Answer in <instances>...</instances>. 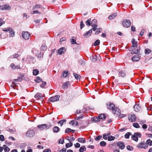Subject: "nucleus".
Instances as JSON below:
<instances>
[{"instance_id":"obj_1","label":"nucleus","mask_w":152,"mask_h":152,"mask_svg":"<svg viewBox=\"0 0 152 152\" xmlns=\"http://www.w3.org/2000/svg\"><path fill=\"white\" fill-rule=\"evenodd\" d=\"M52 126L51 124L49 123L47 124H43L42 125H39L37 126V127L40 130L43 129H48Z\"/></svg>"},{"instance_id":"obj_2","label":"nucleus","mask_w":152,"mask_h":152,"mask_svg":"<svg viewBox=\"0 0 152 152\" xmlns=\"http://www.w3.org/2000/svg\"><path fill=\"white\" fill-rule=\"evenodd\" d=\"M137 147L139 148H144L145 149L148 148V145L145 142H141L138 144Z\"/></svg>"},{"instance_id":"obj_3","label":"nucleus","mask_w":152,"mask_h":152,"mask_svg":"<svg viewBox=\"0 0 152 152\" xmlns=\"http://www.w3.org/2000/svg\"><path fill=\"white\" fill-rule=\"evenodd\" d=\"M123 24L124 27L128 28L130 26L131 24V22L129 20L126 19L123 21Z\"/></svg>"},{"instance_id":"obj_4","label":"nucleus","mask_w":152,"mask_h":152,"mask_svg":"<svg viewBox=\"0 0 152 152\" xmlns=\"http://www.w3.org/2000/svg\"><path fill=\"white\" fill-rule=\"evenodd\" d=\"M2 30L6 32H7L8 31H10V36L12 37H14L15 32L13 31L12 28H7L6 29H2Z\"/></svg>"},{"instance_id":"obj_5","label":"nucleus","mask_w":152,"mask_h":152,"mask_svg":"<svg viewBox=\"0 0 152 152\" xmlns=\"http://www.w3.org/2000/svg\"><path fill=\"white\" fill-rule=\"evenodd\" d=\"M35 132L33 130H30L28 131L26 134V135L28 137H32L34 136Z\"/></svg>"},{"instance_id":"obj_6","label":"nucleus","mask_w":152,"mask_h":152,"mask_svg":"<svg viewBox=\"0 0 152 152\" xmlns=\"http://www.w3.org/2000/svg\"><path fill=\"white\" fill-rule=\"evenodd\" d=\"M60 97V96L58 95H56L54 96L50 97L49 99V100L52 102L57 101L59 100Z\"/></svg>"},{"instance_id":"obj_7","label":"nucleus","mask_w":152,"mask_h":152,"mask_svg":"<svg viewBox=\"0 0 152 152\" xmlns=\"http://www.w3.org/2000/svg\"><path fill=\"white\" fill-rule=\"evenodd\" d=\"M107 106V108L108 109L110 110H112L113 111L115 108V106L114 104L112 103H111L110 102H108L106 103Z\"/></svg>"},{"instance_id":"obj_8","label":"nucleus","mask_w":152,"mask_h":152,"mask_svg":"<svg viewBox=\"0 0 152 152\" xmlns=\"http://www.w3.org/2000/svg\"><path fill=\"white\" fill-rule=\"evenodd\" d=\"M30 34L28 32H23L22 36L23 39H29Z\"/></svg>"},{"instance_id":"obj_9","label":"nucleus","mask_w":152,"mask_h":152,"mask_svg":"<svg viewBox=\"0 0 152 152\" xmlns=\"http://www.w3.org/2000/svg\"><path fill=\"white\" fill-rule=\"evenodd\" d=\"M66 51V49L64 47L61 48L57 50L58 54L60 55H61L64 54Z\"/></svg>"},{"instance_id":"obj_10","label":"nucleus","mask_w":152,"mask_h":152,"mask_svg":"<svg viewBox=\"0 0 152 152\" xmlns=\"http://www.w3.org/2000/svg\"><path fill=\"white\" fill-rule=\"evenodd\" d=\"M136 118V117L135 115L134 114H132L129 116V119L130 121L133 122L135 121Z\"/></svg>"},{"instance_id":"obj_11","label":"nucleus","mask_w":152,"mask_h":152,"mask_svg":"<svg viewBox=\"0 0 152 152\" xmlns=\"http://www.w3.org/2000/svg\"><path fill=\"white\" fill-rule=\"evenodd\" d=\"M132 59L133 61H138L140 59V56L138 55H134L132 57Z\"/></svg>"},{"instance_id":"obj_12","label":"nucleus","mask_w":152,"mask_h":152,"mask_svg":"<svg viewBox=\"0 0 152 152\" xmlns=\"http://www.w3.org/2000/svg\"><path fill=\"white\" fill-rule=\"evenodd\" d=\"M140 47H139L138 48L137 50H134V49L133 50H132V52L131 54H137L138 55H140Z\"/></svg>"},{"instance_id":"obj_13","label":"nucleus","mask_w":152,"mask_h":152,"mask_svg":"<svg viewBox=\"0 0 152 152\" xmlns=\"http://www.w3.org/2000/svg\"><path fill=\"white\" fill-rule=\"evenodd\" d=\"M42 96V94L37 93L35 95L34 97L37 99H40L41 98H42V99H43V96Z\"/></svg>"},{"instance_id":"obj_14","label":"nucleus","mask_w":152,"mask_h":152,"mask_svg":"<svg viewBox=\"0 0 152 152\" xmlns=\"http://www.w3.org/2000/svg\"><path fill=\"white\" fill-rule=\"evenodd\" d=\"M117 145L121 149H123L125 148V145L123 142H119L117 144Z\"/></svg>"},{"instance_id":"obj_15","label":"nucleus","mask_w":152,"mask_h":152,"mask_svg":"<svg viewBox=\"0 0 152 152\" xmlns=\"http://www.w3.org/2000/svg\"><path fill=\"white\" fill-rule=\"evenodd\" d=\"M134 110L135 111L137 112L141 110V107L139 105V104H137L135 105L134 106Z\"/></svg>"},{"instance_id":"obj_16","label":"nucleus","mask_w":152,"mask_h":152,"mask_svg":"<svg viewBox=\"0 0 152 152\" xmlns=\"http://www.w3.org/2000/svg\"><path fill=\"white\" fill-rule=\"evenodd\" d=\"M113 113L117 115H118L121 113V111L118 108H115L113 111Z\"/></svg>"},{"instance_id":"obj_17","label":"nucleus","mask_w":152,"mask_h":152,"mask_svg":"<svg viewBox=\"0 0 152 152\" xmlns=\"http://www.w3.org/2000/svg\"><path fill=\"white\" fill-rule=\"evenodd\" d=\"M10 66L12 69H13L20 68V67L19 65H15L13 63L11 64Z\"/></svg>"},{"instance_id":"obj_18","label":"nucleus","mask_w":152,"mask_h":152,"mask_svg":"<svg viewBox=\"0 0 152 152\" xmlns=\"http://www.w3.org/2000/svg\"><path fill=\"white\" fill-rule=\"evenodd\" d=\"M0 8L3 10H9L11 8L10 7L7 5H4V6H1Z\"/></svg>"},{"instance_id":"obj_19","label":"nucleus","mask_w":152,"mask_h":152,"mask_svg":"<svg viewBox=\"0 0 152 152\" xmlns=\"http://www.w3.org/2000/svg\"><path fill=\"white\" fill-rule=\"evenodd\" d=\"M69 85V82H66L64 83L62 86V88L63 89H65L68 88V86Z\"/></svg>"},{"instance_id":"obj_20","label":"nucleus","mask_w":152,"mask_h":152,"mask_svg":"<svg viewBox=\"0 0 152 152\" xmlns=\"http://www.w3.org/2000/svg\"><path fill=\"white\" fill-rule=\"evenodd\" d=\"M118 75L119 77H123L125 76L126 73L123 71H121L119 72Z\"/></svg>"},{"instance_id":"obj_21","label":"nucleus","mask_w":152,"mask_h":152,"mask_svg":"<svg viewBox=\"0 0 152 152\" xmlns=\"http://www.w3.org/2000/svg\"><path fill=\"white\" fill-rule=\"evenodd\" d=\"M92 28L90 29L86 33L84 34V36L85 37H88L91 35V34L92 31Z\"/></svg>"},{"instance_id":"obj_22","label":"nucleus","mask_w":152,"mask_h":152,"mask_svg":"<svg viewBox=\"0 0 152 152\" xmlns=\"http://www.w3.org/2000/svg\"><path fill=\"white\" fill-rule=\"evenodd\" d=\"M117 14L116 13H113L110 15L108 17V19L109 20H112L117 15Z\"/></svg>"},{"instance_id":"obj_23","label":"nucleus","mask_w":152,"mask_h":152,"mask_svg":"<svg viewBox=\"0 0 152 152\" xmlns=\"http://www.w3.org/2000/svg\"><path fill=\"white\" fill-rule=\"evenodd\" d=\"M92 121H94L95 122H99L100 121V120L99 117H94L92 118L91 119Z\"/></svg>"},{"instance_id":"obj_24","label":"nucleus","mask_w":152,"mask_h":152,"mask_svg":"<svg viewBox=\"0 0 152 152\" xmlns=\"http://www.w3.org/2000/svg\"><path fill=\"white\" fill-rule=\"evenodd\" d=\"M53 131L54 133H58L59 131V128L58 126H55L53 128Z\"/></svg>"},{"instance_id":"obj_25","label":"nucleus","mask_w":152,"mask_h":152,"mask_svg":"<svg viewBox=\"0 0 152 152\" xmlns=\"http://www.w3.org/2000/svg\"><path fill=\"white\" fill-rule=\"evenodd\" d=\"M3 148L5 152H8L10 150V148L5 145H3Z\"/></svg>"},{"instance_id":"obj_26","label":"nucleus","mask_w":152,"mask_h":152,"mask_svg":"<svg viewBox=\"0 0 152 152\" xmlns=\"http://www.w3.org/2000/svg\"><path fill=\"white\" fill-rule=\"evenodd\" d=\"M91 19L89 18L86 20L85 23L87 26H90L91 25Z\"/></svg>"},{"instance_id":"obj_27","label":"nucleus","mask_w":152,"mask_h":152,"mask_svg":"<svg viewBox=\"0 0 152 152\" xmlns=\"http://www.w3.org/2000/svg\"><path fill=\"white\" fill-rule=\"evenodd\" d=\"M132 43L133 44V45H134V47H137V42L135 41V40L134 38H132Z\"/></svg>"},{"instance_id":"obj_28","label":"nucleus","mask_w":152,"mask_h":152,"mask_svg":"<svg viewBox=\"0 0 152 152\" xmlns=\"http://www.w3.org/2000/svg\"><path fill=\"white\" fill-rule=\"evenodd\" d=\"M39 71L37 69H34L33 70V74L34 75H37L39 73Z\"/></svg>"},{"instance_id":"obj_29","label":"nucleus","mask_w":152,"mask_h":152,"mask_svg":"<svg viewBox=\"0 0 152 152\" xmlns=\"http://www.w3.org/2000/svg\"><path fill=\"white\" fill-rule=\"evenodd\" d=\"M100 120V119H104L106 118V116L104 114H101L99 116Z\"/></svg>"},{"instance_id":"obj_30","label":"nucleus","mask_w":152,"mask_h":152,"mask_svg":"<svg viewBox=\"0 0 152 152\" xmlns=\"http://www.w3.org/2000/svg\"><path fill=\"white\" fill-rule=\"evenodd\" d=\"M86 149V148L85 146H83L80 148L79 149V151L80 152H83L84 151H85Z\"/></svg>"},{"instance_id":"obj_31","label":"nucleus","mask_w":152,"mask_h":152,"mask_svg":"<svg viewBox=\"0 0 152 152\" xmlns=\"http://www.w3.org/2000/svg\"><path fill=\"white\" fill-rule=\"evenodd\" d=\"M78 141L80 142L85 143L86 142L84 138H79L78 139Z\"/></svg>"},{"instance_id":"obj_32","label":"nucleus","mask_w":152,"mask_h":152,"mask_svg":"<svg viewBox=\"0 0 152 152\" xmlns=\"http://www.w3.org/2000/svg\"><path fill=\"white\" fill-rule=\"evenodd\" d=\"M96 23L97 20L96 19H94L91 22V26H93L94 25H96Z\"/></svg>"},{"instance_id":"obj_33","label":"nucleus","mask_w":152,"mask_h":152,"mask_svg":"<svg viewBox=\"0 0 152 152\" xmlns=\"http://www.w3.org/2000/svg\"><path fill=\"white\" fill-rule=\"evenodd\" d=\"M75 130L71 129L69 128H67L65 130V133H67L70 132H72L73 133L75 132Z\"/></svg>"},{"instance_id":"obj_34","label":"nucleus","mask_w":152,"mask_h":152,"mask_svg":"<svg viewBox=\"0 0 152 152\" xmlns=\"http://www.w3.org/2000/svg\"><path fill=\"white\" fill-rule=\"evenodd\" d=\"M66 120L65 119H63L61 121H60L58 122V124H60L61 126L64 123H66Z\"/></svg>"},{"instance_id":"obj_35","label":"nucleus","mask_w":152,"mask_h":152,"mask_svg":"<svg viewBox=\"0 0 152 152\" xmlns=\"http://www.w3.org/2000/svg\"><path fill=\"white\" fill-rule=\"evenodd\" d=\"M132 138L134 140L136 141H137L138 140V138L135 135H134V134L132 135Z\"/></svg>"},{"instance_id":"obj_36","label":"nucleus","mask_w":152,"mask_h":152,"mask_svg":"<svg viewBox=\"0 0 152 152\" xmlns=\"http://www.w3.org/2000/svg\"><path fill=\"white\" fill-rule=\"evenodd\" d=\"M115 137L112 136H109L108 137V141H112L114 140Z\"/></svg>"},{"instance_id":"obj_37","label":"nucleus","mask_w":152,"mask_h":152,"mask_svg":"<svg viewBox=\"0 0 152 152\" xmlns=\"http://www.w3.org/2000/svg\"><path fill=\"white\" fill-rule=\"evenodd\" d=\"M146 143L147 145H149L150 146L152 145V141L149 139L147 140Z\"/></svg>"},{"instance_id":"obj_38","label":"nucleus","mask_w":152,"mask_h":152,"mask_svg":"<svg viewBox=\"0 0 152 152\" xmlns=\"http://www.w3.org/2000/svg\"><path fill=\"white\" fill-rule=\"evenodd\" d=\"M151 52V50L148 48H146L145 50V53L146 54H149Z\"/></svg>"},{"instance_id":"obj_39","label":"nucleus","mask_w":152,"mask_h":152,"mask_svg":"<svg viewBox=\"0 0 152 152\" xmlns=\"http://www.w3.org/2000/svg\"><path fill=\"white\" fill-rule=\"evenodd\" d=\"M132 134L130 132H127L124 136L125 138L126 139H128L129 138V136L131 135Z\"/></svg>"},{"instance_id":"obj_40","label":"nucleus","mask_w":152,"mask_h":152,"mask_svg":"<svg viewBox=\"0 0 152 152\" xmlns=\"http://www.w3.org/2000/svg\"><path fill=\"white\" fill-rule=\"evenodd\" d=\"M87 110L86 108H85L84 110H78L76 111V113L77 114H79L80 113H83L86 110Z\"/></svg>"},{"instance_id":"obj_41","label":"nucleus","mask_w":152,"mask_h":152,"mask_svg":"<svg viewBox=\"0 0 152 152\" xmlns=\"http://www.w3.org/2000/svg\"><path fill=\"white\" fill-rule=\"evenodd\" d=\"M73 75L76 80H78L81 77L80 75L75 73H73Z\"/></svg>"},{"instance_id":"obj_42","label":"nucleus","mask_w":152,"mask_h":152,"mask_svg":"<svg viewBox=\"0 0 152 152\" xmlns=\"http://www.w3.org/2000/svg\"><path fill=\"white\" fill-rule=\"evenodd\" d=\"M47 49V46H46L45 45H42L40 48V49L42 51L46 50Z\"/></svg>"},{"instance_id":"obj_43","label":"nucleus","mask_w":152,"mask_h":152,"mask_svg":"<svg viewBox=\"0 0 152 152\" xmlns=\"http://www.w3.org/2000/svg\"><path fill=\"white\" fill-rule=\"evenodd\" d=\"M35 82L39 83L40 81H42V80L41 79V78L39 77H36V79L35 80Z\"/></svg>"},{"instance_id":"obj_44","label":"nucleus","mask_w":152,"mask_h":152,"mask_svg":"<svg viewBox=\"0 0 152 152\" xmlns=\"http://www.w3.org/2000/svg\"><path fill=\"white\" fill-rule=\"evenodd\" d=\"M41 8V6L39 4H36V5L34 6L33 7V9H38Z\"/></svg>"},{"instance_id":"obj_45","label":"nucleus","mask_w":152,"mask_h":152,"mask_svg":"<svg viewBox=\"0 0 152 152\" xmlns=\"http://www.w3.org/2000/svg\"><path fill=\"white\" fill-rule=\"evenodd\" d=\"M70 42L72 44H78L76 42V40L74 39H70Z\"/></svg>"},{"instance_id":"obj_46","label":"nucleus","mask_w":152,"mask_h":152,"mask_svg":"<svg viewBox=\"0 0 152 152\" xmlns=\"http://www.w3.org/2000/svg\"><path fill=\"white\" fill-rule=\"evenodd\" d=\"M100 145L102 147L106 145V143L104 141H102L100 142Z\"/></svg>"},{"instance_id":"obj_47","label":"nucleus","mask_w":152,"mask_h":152,"mask_svg":"<svg viewBox=\"0 0 152 152\" xmlns=\"http://www.w3.org/2000/svg\"><path fill=\"white\" fill-rule=\"evenodd\" d=\"M70 143H67L66 144V148H68L72 146L73 145V143L71 142H69Z\"/></svg>"},{"instance_id":"obj_48","label":"nucleus","mask_w":152,"mask_h":152,"mask_svg":"<svg viewBox=\"0 0 152 152\" xmlns=\"http://www.w3.org/2000/svg\"><path fill=\"white\" fill-rule=\"evenodd\" d=\"M83 116V114H82L80 115V116H78L77 117H76L75 118V119H77V120H80V119H82Z\"/></svg>"},{"instance_id":"obj_49","label":"nucleus","mask_w":152,"mask_h":152,"mask_svg":"<svg viewBox=\"0 0 152 152\" xmlns=\"http://www.w3.org/2000/svg\"><path fill=\"white\" fill-rule=\"evenodd\" d=\"M126 148L129 151H132L133 150V147L132 146H131L129 145H127Z\"/></svg>"},{"instance_id":"obj_50","label":"nucleus","mask_w":152,"mask_h":152,"mask_svg":"<svg viewBox=\"0 0 152 152\" xmlns=\"http://www.w3.org/2000/svg\"><path fill=\"white\" fill-rule=\"evenodd\" d=\"M68 71H65L63 72V76L64 77H66L68 75Z\"/></svg>"},{"instance_id":"obj_51","label":"nucleus","mask_w":152,"mask_h":152,"mask_svg":"<svg viewBox=\"0 0 152 152\" xmlns=\"http://www.w3.org/2000/svg\"><path fill=\"white\" fill-rule=\"evenodd\" d=\"M100 40L99 39L96 40L94 43V45L95 46H96L99 45L100 43Z\"/></svg>"},{"instance_id":"obj_52","label":"nucleus","mask_w":152,"mask_h":152,"mask_svg":"<svg viewBox=\"0 0 152 152\" xmlns=\"http://www.w3.org/2000/svg\"><path fill=\"white\" fill-rule=\"evenodd\" d=\"M133 126L136 128H138L140 127V126L137 123H134L133 124Z\"/></svg>"},{"instance_id":"obj_53","label":"nucleus","mask_w":152,"mask_h":152,"mask_svg":"<svg viewBox=\"0 0 152 152\" xmlns=\"http://www.w3.org/2000/svg\"><path fill=\"white\" fill-rule=\"evenodd\" d=\"M134 135H135L137 137H141V134L139 132L134 133Z\"/></svg>"},{"instance_id":"obj_54","label":"nucleus","mask_w":152,"mask_h":152,"mask_svg":"<svg viewBox=\"0 0 152 152\" xmlns=\"http://www.w3.org/2000/svg\"><path fill=\"white\" fill-rule=\"evenodd\" d=\"M126 115L125 114H121L120 113L118 115V117L120 118H122L124 117H126Z\"/></svg>"},{"instance_id":"obj_55","label":"nucleus","mask_w":152,"mask_h":152,"mask_svg":"<svg viewBox=\"0 0 152 152\" xmlns=\"http://www.w3.org/2000/svg\"><path fill=\"white\" fill-rule=\"evenodd\" d=\"M36 55H37V56L38 58H41L42 57L43 54V53L40 52L39 54H37Z\"/></svg>"},{"instance_id":"obj_56","label":"nucleus","mask_w":152,"mask_h":152,"mask_svg":"<svg viewBox=\"0 0 152 152\" xmlns=\"http://www.w3.org/2000/svg\"><path fill=\"white\" fill-rule=\"evenodd\" d=\"M85 26L84 24L82 21H81L80 23V28L81 29H82Z\"/></svg>"},{"instance_id":"obj_57","label":"nucleus","mask_w":152,"mask_h":152,"mask_svg":"<svg viewBox=\"0 0 152 152\" xmlns=\"http://www.w3.org/2000/svg\"><path fill=\"white\" fill-rule=\"evenodd\" d=\"M46 82H45L43 81L42 84L40 85V86L42 88H44L46 86Z\"/></svg>"},{"instance_id":"obj_58","label":"nucleus","mask_w":152,"mask_h":152,"mask_svg":"<svg viewBox=\"0 0 152 152\" xmlns=\"http://www.w3.org/2000/svg\"><path fill=\"white\" fill-rule=\"evenodd\" d=\"M102 137V136L101 135H99V136L96 137L95 138V140L96 141H98L100 140Z\"/></svg>"},{"instance_id":"obj_59","label":"nucleus","mask_w":152,"mask_h":152,"mask_svg":"<svg viewBox=\"0 0 152 152\" xmlns=\"http://www.w3.org/2000/svg\"><path fill=\"white\" fill-rule=\"evenodd\" d=\"M0 140L2 141H3L4 140V137L3 135H0Z\"/></svg>"},{"instance_id":"obj_60","label":"nucleus","mask_w":152,"mask_h":152,"mask_svg":"<svg viewBox=\"0 0 152 152\" xmlns=\"http://www.w3.org/2000/svg\"><path fill=\"white\" fill-rule=\"evenodd\" d=\"M102 28H99L95 32V34L96 35L97 34H98L102 30Z\"/></svg>"},{"instance_id":"obj_61","label":"nucleus","mask_w":152,"mask_h":152,"mask_svg":"<svg viewBox=\"0 0 152 152\" xmlns=\"http://www.w3.org/2000/svg\"><path fill=\"white\" fill-rule=\"evenodd\" d=\"M74 145L75 147L76 148H79L80 146V144L78 142H77Z\"/></svg>"},{"instance_id":"obj_62","label":"nucleus","mask_w":152,"mask_h":152,"mask_svg":"<svg viewBox=\"0 0 152 152\" xmlns=\"http://www.w3.org/2000/svg\"><path fill=\"white\" fill-rule=\"evenodd\" d=\"M135 47H134V45H132L131 46L129 49V50L130 51H132V50H133L134 49H135Z\"/></svg>"},{"instance_id":"obj_63","label":"nucleus","mask_w":152,"mask_h":152,"mask_svg":"<svg viewBox=\"0 0 152 152\" xmlns=\"http://www.w3.org/2000/svg\"><path fill=\"white\" fill-rule=\"evenodd\" d=\"M66 149L65 148H63L61 150H58V152H66Z\"/></svg>"},{"instance_id":"obj_64","label":"nucleus","mask_w":152,"mask_h":152,"mask_svg":"<svg viewBox=\"0 0 152 152\" xmlns=\"http://www.w3.org/2000/svg\"><path fill=\"white\" fill-rule=\"evenodd\" d=\"M43 152H51V151L50 149H46L43 151Z\"/></svg>"}]
</instances>
